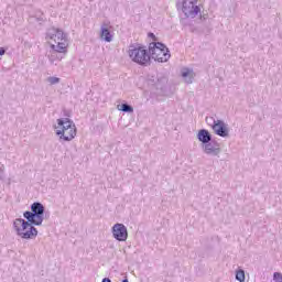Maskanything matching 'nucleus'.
<instances>
[{"mask_svg": "<svg viewBox=\"0 0 282 282\" xmlns=\"http://www.w3.org/2000/svg\"><path fill=\"white\" fill-rule=\"evenodd\" d=\"M23 218H17L13 221V228L21 239H36L39 229L34 226H42L45 219V206L41 202H35L31 205V212L23 213Z\"/></svg>", "mask_w": 282, "mask_h": 282, "instance_id": "1", "label": "nucleus"}, {"mask_svg": "<svg viewBox=\"0 0 282 282\" xmlns=\"http://www.w3.org/2000/svg\"><path fill=\"white\" fill-rule=\"evenodd\" d=\"M47 39L54 41L57 44H52L53 50L52 56L54 54H65L67 52V34L61 29L52 28L46 32Z\"/></svg>", "mask_w": 282, "mask_h": 282, "instance_id": "2", "label": "nucleus"}, {"mask_svg": "<svg viewBox=\"0 0 282 282\" xmlns=\"http://www.w3.org/2000/svg\"><path fill=\"white\" fill-rule=\"evenodd\" d=\"M129 57L137 65H141L142 67H147V65H151V54L149 48L142 44H132L128 51Z\"/></svg>", "mask_w": 282, "mask_h": 282, "instance_id": "3", "label": "nucleus"}, {"mask_svg": "<svg viewBox=\"0 0 282 282\" xmlns=\"http://www.w3.org/2000/svg\"><path fill=\"white\" fill-rule=\"evenodd\" d=\"M147 85L155 96H166L169 94V78L164 75H148Z\"/></svg>", "mask_w": 282, "mask_h": 282, "instance_id": "4", "label": "nucleus"}, {"mask_svg": "<svg viewBox=\"0 0 282 282\" xmlns=\"http://www.w3.org/2000/svg\"><path fill=\"white\" fill-rule=\"evenodd\" d=\"M150 61L153 58L158 63H166L171 58V51L162 42H151L149 44Z\"/></svg>", "mask_w": 282, "mask_h": 282, "instance_id": "5", "label": "nucleus"}, {"mask_svg": "<svg viewBox=\"0 0 282 282\" xmlns=\"http://www.w3.org/2000/svg\"><path fill=\"white\" fill-rule=\"evenodd\" d=\"M197 3V0H183L182 12L185 19H195L197 14L202 13V8Z\"/></svg>", "mask_w": 282, "mask_h": 282, "instance_id": "6", "label": "nucleus"}, {"mask_svg": "<svg viewBox=\"0 0 282 282\" xmlns=\"http://www.w3.org/2000/svg\"><path fill=\"white\" fill-rule=\"evenodd\" d=\"M208 120H212V129L216 135H219V138H228V135H230V130L224 120H215L213 117L206 118V122H208Z\"/></svg>", "mask_w": 282, "mask_h": 282, "instance_id": "7", "label": "nucleus"}, {"mask_svg": "<svg viewBox=\"0 0 282 282\" xmlns=\"http://www.w3.org/2000/svg\"><path fill=\"white\" fill-rule=\"evenodd\" d=\"M203 151L206 155H209L210 158H219V155L221 154V143L213 139L207 144L203 145Z\"/></svg>", "mask_w": 282, "mask_h": 282, "instance_id": "8", "label": "nucleus"}, {"mask_svg": "<svg viewBox=\"0 0 282 282\" xmlns=\"http://www.w3.org/2000/svg\"><path fill=\"white\" fill-rule=\"evenodd\" d=\"M112 236L117 241H127L129 239V230L124 224L117 223L112 226Z\"/></svg>", "mask_w": 282, "mask_h": 282, "instance_id": "9", "label": "nucleus"}, {"mask_svg": "<svg viewBox=\"0 0 282 282\" xmlns=\"http://www.w3.org/2000/svg\"><path fill=\"white\" fill-rule=\"evenodd\" d=\"M56 135H59V139L64 140V142H72L76 138V129L57 130Z\"/></svg>", "mask_w": 282, "mask_h": 282, "instance_id": "10", "label": "nucleus"}, {"mask_svg": "<svg viewBox=\"0 0 282 282\" xmlns=\"http://www.w3.org/2000/svg\"><path fill=\"white\" fill-rule=\"evenodd\" d=\"M197 140L202 142L203 147L213 141V134L207 129H200L197 133Z\"/></svg>", "mask_w": 282, "mask_h": 282, "instance_id": "11", "label": "nucleus"}, {"mask_svg": "<svg viewBox=\"0 0 282 282\" xmlns=\"http://www.w3.org/2000/svg\"><path fill=\"white\" fill-rule=\"evenodd\" d=\"M57 124L61 127V131H69V129H76V124H74V121L69 118L57 119Z\"/></svg>", "mask_w": 282, "mask_h": 282, "instance_id": "12", "label": "nucleus"}, {"mask_svg": "<svg viewBox=\"0 0 282 282\" xmlns=\"http://www.w3.org/2000/svg\"><path fill=\"white\" fill-rule=\"evenodd\" d=\"M100 36L106 43H111V41H113V34H111V31L107 28V24L101 25Z\"/></svg>", "mask_w": 282, "mask_h": 282, "instance_id": "13", "label": "nucleus"}, {"mask_svg": "<svg viewBox=\"0 0 282 282\" xmlns=\"http://www.w3.org/2000/svg\"><path fill=\"white\" fill-rule=\"evenodd\" d=\"M191 74H193V69H191V68H183L181 72V76L183 78H186L185 80L188 85H191V83H193V76H191Z\"/></svg>", "mask_w": 282, "mask_h": 282, "instance_id": "14", "label": "nucleus"}, {"mask_svg": "<svg viewBox=\"0 0 282 282\" xmlns=\"http://www.w3.org/2000/svg\"><path fill=\"white\" fill-rule=\"evenodd\" d=\"M119 111H123V113H133V106L124 102L118 106Z\"/></svg>", "mask_w": 282, "mask_h": 282, "instance_id": "15", "label": "nucleus"}, {"mask_svg": "<svg viewBox=\"0 0 282 282\" xmlns=\"http://www.w3.org/2000/svg\"><path fill=\"white\" fill-rule=\"evenodd\" d=\"M236 281H239V282L246 281V271H243V269H239L236 271Z\"/></svg>", "mask_w": 282, "mask_h": 282, "instance_id": "16", "label": "nucleus"}, {"mask_svg": "<svg viewBox=\"0 0 282 282\" xmlns=\"http://www.w3.org/2000/svg\"><path fill=\"white\" fill-rule=\"evenodd\" d=\"M47 83H50V85H58V83H61V78H58V77H48Z\"/></svg>", "mask_w": 282, "mask_h": 282, "instance_id": "17", "label": "nucleus"}, {"mask_svg": "<svg viewBox=\"0 0 282 282\" xmlns=\"http://www.w3.org/2000/svg\"><path fill=\"white\" fill-rule=\"evenodd\" d=\"M273 281L282 282V273L281 272H274L273 273Z\"/></svg>", "mask_w": 282, "mask_h": 282, "instance_id": "18", "label": "nucleus"}, {"mask_svg": "<svg viewBox=\"0 0 282 282\" xmlns=\"http://www.w3.org/2000/svg\"><path fill=\"white\" fill-rule=\"evenodd\" d=\"M35 19H36L37 23H43V21H45V18L43 17V13H41V12L35 15Z\"/></svg>", "mask_w": 282, "mask_h": 282, "instance_id": "19", "label": "nucleus"}, {"mask_svg": "<svg viewBox=\"0 0 282 282\" xmlns=\"http://www.w3.org/2000/svg\"><path fill=\"white\" fill-rule=\"evenodd\" d=\"M148 37L152 40V43H158V36L153 32H149Z\"/></svg>", "mask_w": 282, "mask_h": 282, "instance_id": "20", "label": "nucleus"}, {"mask_svg": "<svg viewBox=\"0 0 282 282\" xmlns=\"http://www.w3.org/2000/svg\"><path fill=\"white\" fill-rule=\"evenodd\" d=\"M6 167L3 166V164L0 163V180H2V177H3V170Z\"/></svg>", "mask_w": 282, "mask_h": 282, "instance_id": "21", "label": "nucleus"}, {"mask_svg": "<svg viewBox=\"0 0 282 282\" xmlns=\"http://www.w3.org/2000/svg\"><path fill=\"white\" fill-rule=\"evenodd\" d=\"M6 54V47H0V56H3Z\"/></svg>", "mask_w": 282, "mask_h": 282, "instance_id": "22", "label": "nucleus"}, {"mask_svg": "<svg viewBox=\"0 0 282 282\" xmlns=\"http://www.w3.org/2000/svg\"><path fill=\"white\" fill-rule=\"evenodd\" d=\"M202 21H206L208 17L206 14L200 15Z\"/></svg>", "mask_w": 282, "mask_h": 282, "instance_id": "23", "label": "nucleus"}, {"mask_svg": "<svg viewBox=\"0 0 282 282\" xmlns=\"http://www.w3.org/2000/svg\"><path fill=\"white\" fill-rule=\"evenodd\" d=\"M207 124H209V127H213V120H208Z\"/></svg>", "mask_w": 282, "mask_h": 282, "instance_id": "24", "label": "nucleus"}, {"mask_svg": "<svg viewBox=\"0 0 282 282\" xmlns=\"http://www.w3.org/2000/svg\"><path fill=\"white\" fill-rule=\"evenodd\" d=\"M122 282H129V279L126 276Z\"/></svg>", "mask_w": 282, "mask_h": 282, "instance_id": "25", "label": "nucleus"}]
</instances>
